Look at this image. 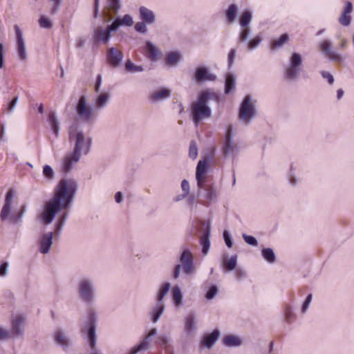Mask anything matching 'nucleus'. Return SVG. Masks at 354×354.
Listing matches in <instances>:
<instances>
[{
    "label": "nucleus",
    "instance_id": "nucleus-1",
    "mask_svg": "<svg viewBox=\"0 0 354 354\" xmlns=\"http://www.w3.org/2000/svg\"><path fill=\"white\" fill-rule=\"evenodd\" d=\"M77 190V183L73 179H62L58 183L55 189L53 197L45 203L44 210L40 215L44 224L51 223L55 216L63 209L67 210L70 207ZM68 216V211H64L57 218L55 224V236L60 234Z\"/></svg>",
    "mask_w": 354,
    "mask_h": 354
},
{
    "label": "nucleus",
    "instance_id": "nucleus-2",
    "mask_svg": "<svg viewBox=\"0 0 354 354\" xmlns=\"http://www.w3.org/2000/svg\"><path fill=\"white\" fill-rule=\"evenodd\" d=\"M208 168L207 160H200L196 169V179L197 181V196L200 198V203L209 207L218 200V191L214 183H209L205 176Z\"/></svg>",
    "mask_w": 354,
    "mask_h": 354
},
{
    "label": "nucleus",
    "instance_id": "nucleus-3",
    "mask_svg": "<svg viewBox=\"0 0 354 354\" xmlns=\"http://www.w3.org/2000/svg\"><path fill=\"white\" fill-rule=\"evenodd\" d=\"M70 141H74V149L72 153L67 154L63 162L62 169L65 173H69L74 164L79 162L82 154H88L91 151L92 138L86 137L82 131H69Z\"/></svg>",
    "mask_w": 354,
    "mask_h": 354
},
{
    "label": "nucleus",
    "instance_id": "nucleus-4",
    "mask_svg": "<svg viewBox=\"0 0 354 354\" xmlns=\"http://www.w3.org/2000/svg\"><path fill=\"white\" fill-rule=\"evenodd\" d=\"M209 100L219 101L218 95L211 89L202 91L198 95L196 100L191 104L192 121L197 127L201 121L207 119L212 115V111L208 106Z\"/></svg>",
    "mask_w": 354,
    "mask_h": 354
},
{
    "label": "nucleus",
    "instance_id": "nucleus-5",
    "mask_svg": "<svg viewBox=\"0 0 354 354\" xmlns=\"http://www.w3.org/2000/svg\"><path fill=\"white\" fill-rule=\"evenodd\" d=\"M80 299L86 304L91 305L95 300V288L94 281L91 277H82L77 285Z\"/></svg>",
    "mask_w": 354,
    "mask_h": 354
},
{
    "label": "nucleus",
    "instance_id": "nucleus-6",
    "mask_svg": "<svg viewBox=\"0 0 354 354\" xmlns=\"http://www.w3.org/2000/svg\"><path fill=\"white\" fill-rule=\"evenodd\" d=\"M257 115L255 104L252 102V97L245 96L239 109V118L245 124H249Z\"/></svg>",
    "mask_w": 354,
    "mask_h": 354
},
{
    "label": "nucleus",
    "instance_id": "nucleus-7",
    "mask_svg": "<svg viewBox=\"0 0 354 354\" xmlns=\"http://www.w3.org/2000/svg\"><path fill=\"white\" fill-rule=\"evenodd\" d=\"M303 64L301 55L298 53H292L290 55L289 63L285 70L284 78L288 81H293L297 79L301 67Z\"/></svg>",
    "mask_w": 354,
    "mask_h": 354
},
{
    "label": "nucleus",
    "instance_id": "nucleus-8",
    "mask_svg": "<svg viewBox=\"0 0 354 354\" xmlns=\"http://www.w3.org/2000/svg\"><path fill=\"white\" fill-rule=\"evenodd\" d=\"M75 111L80 119L84 122H92L96 119V115L93 109L87 104L84 95L80 97L75 106Z\"/></svg>",
    "mask_w": 354,
    "mask_h": 354
},
{
    "label": "nucleus",
    "instance_id": "nucleus-9",
    "mask_svg": "<svg viewBox=\"0 0 354 354\" xmlns=\"http://www.w3.org/2000/svg\"><path fill=\"white\" fill-rule=\"evenodd\" d=\"M96 313L93 310H90L88 313L87 338L91 349L93 351L96 345Z\"/></svg>",
    "mask_w": 354,
    "mask_h": 354
},
{
    "label": "nucleus",
    "instance_id": "nucleus-10",
    "mask_svg": "<svg viewBox=\"0 0 354 354\" xmlns=\"http://www.w3.org/2000/svg\"><path fill=\"white\" fill-rule=\"evenodd\" d=\"M232 127L228 126L226 129L225 140L222 147V152L225 157L233 156L238 151L237 145L233 140Z\"/></svg>",
    "mask_w": 354,
    "mask_h": 354
},
{
    "label": "nucleus",
    "instance_id": "nucleus-11",
    "mask_svg": "<svg viewBox=\"0 0 354 354\" xmlns=\"http://www.w3.org/2000/svg\"><path fill=\"white\" fill-rule=\"evenodd\" d=\"M111 37V32L109 28L99 26L95 27L93 31V41L94 44H109Z\"/></svg>",
    "mask_w": 354,
    "mask_h": 354
},
{
    "label": "nucleus",
    "instance_id": "nucleus-12",
    "mask_svg": "<svg viewBox=\"0 0 354 354\" xmlns=\"http://www.w3.org/2000/svg\"><path fill=\"white\" fill-rule=\"evenodd\" d=\"M319 48L322 54L327 57L329 60L335 62H342V55L332 49V43L329 40H323L319 44Z\"/></svg>",
    "mask_w": 354,
    "mask_h": 354
},
{
    "label": "nucleus",
    "instance_id": "nucleus-13",
    "mask_svg": "<svg viewBox=\"0 0 354 354\" xmlns=\"http://www.w3.org/2000/svg\"><path fill=\"white\" fill-rule=\"evenodd\" d=\"M106 4V6L102 12V15L104 18L106 19L107 22H110L113 19V15L118 14L122 8V3L120 0H107Z\"/></svg>",
    "mask_w": 354,
    "mask_h": 354
},
{
    "label": "nucleus",
    "instance_id": "nucleus-14",
    "mask_svg": "<svg viewBox=\"0 0 354 354\" xmlns=\"http://www.w3.org/2000/svg\"><path fill=\"white\" fill-rule=\"evenodd\" d=\"M180 261L183 265V271L185 274H190L194 272L193 256L188 248H183Z\"/></svg>",
    "mask_w": 354,
    "mask_h": 354
},
{
    "label": "nucleus",
    "instance_id": "nucleus-15",
    "mask_svg": "<svg viewBox=\"0 0 354 354\" xmlns=\"http://www.w3.org/2000/svg\"><path fill=\"white\" fill-rule=\"evenodd\" d=\"M216 76L210 73L208 68L204 66H200L196 68L194 80L198 83H203L207 81H214Z\"/></svg>",
    "mask_w": 354,
    "mask_h": 354
},
{
    "label": "nucleus",
    "instance_id": "nucleus-16",
    "mask_svg": "<svg viewBox=\"0 0 354 354\" xmlns=\"http://www.w3.org/2000/svg\"><path fill=\"white\" fill-rule=\"evenodd\" d=\"M123 53L120 50L111 47L106 52V59L108 63L114 68L118 67L122 62Z\"/></svg>",
    "mask_w": 354,
    "mask_h": 354
},
{
    "label": "nucleus",
    "instance_id": "nucleus-17",
    "mask_svg": "<svg viewBox=\"0 0 354 354\" xmlns=\"http://www.w3.org/2000/svg\"><path fill=\"white\" fill-rule=\"evenodd\" d=\"M17 36V50L21 60H26L27 58L26 44L21 30L17 25L14 26Z\"/></svg>",
    "mask_w": 354,
    "mask_h": 354
},
{
    "label": "nucleus",
    "instance_id": "nucleus-18",
    "mask_svg": "<svg viewBox=\"0 0 354 354\" xmlns=\"http://www.w3.org/2000/svg\"><path fill=\"white\" fill-rule=\"evenodd\" d=\"M15 192L13 189H10L5 197V203L0 213V217L2 221H6L8 218L12 210V203L14 198Z\"/></svg>",
    "mask_w": 354,
    "mask_h": 354
},
{
    "label": "nucleus",
    "instance_id": "nucleus-19",
    "mask_svg": "<svg viewBox=\"0 0 354 354\" xmlns=\"http://www.w3.org/2000/svg\"><path fill=\"white\" fill-rule=\"evenodd\" d=\"M156 328H151L149 330V333L142 339V340L138 344L136 345L131 349L129 354H136L142 349L148 348L151 337L156 335Z\"/></svg>",
    "mask_w": 354,
    "mask_h": 354
},
{
    "label": "nucleus",
    "instance_id": "nucleus-20",
    "mask_svg": "<svg viewBox=\"0 0 354 354\" xmlns=\"http://www.w3.org/2000/svg\"><path fill=\"white\" fill-rule=\"evenodd\" d=\"M54 232H50L43 234L39 239V252L41 254H47L49 252L53 244V237Z\"/></svg>",
    "mask_w": 354,
    "mask_h": 354
},
{
    "label": "nucleus",
    "instance_id": "nucleus-21",
    "mask_svg": "<svg viewBox=\"0 0 354 354\" xmlns=\"http://www.w3.org/2000/svg\"><path fill=\"white\" fill-rule=\"evenodd\" d=\"M25 322V318L19 315L17 316L12 320V332L10 333L12 337H19L23 335L24 329H23V324Z\"/></svg>",
    "mask_w": 354,
    "mask_h": 354
},
{
    "label": "nucleus",
    "instance_id": "nucleus-22",
    "mask_svg": "<svg viewBox=\"0 0 354 354\" xmlns=\"http://www.w3.org/2000/svg\"><path fill=\"white\" fill-rule=\"evenodd\" d=\"M220 336V331L214 329L211 333L203 335L201 344L207 348H211Z\"/></svg>",
    "mask_w": 354,
    "mask_h": 354
},
{
    "label": "nucleus",
    "instance_id": "nucleus-23",
    "mask_svg": "<svg viewBox=\"0 0 354 354\" xmlns=\"http://www.w3.org/2000/svg\"><path fill=\"white\" fill-rule=\"evenodd\" d=\"M353 10V4L351 1H347L344 10L339 18V22L344 26H348L351 22V13Z\"/></svg>",
    "mask_w": 354,
    "mask_h": 354
},
{
    "label": "nucleus",
    "instance_id": "nucleus-24",
    "mask_svg": "<svg viewBox=\"0 0 354 354\" xmlns=\"http://www.w3.org/2000/svg\"><path fill=\"white\" fill-rule=\"evenodd\" d=\"M140 18L147 24H152L156 21L155 13L145 6H140L139 8Z\"/></svg>",
    "mask_w": 354,
    "mask_h": 354
},
{
    "label": "nucleus",
    "instance_id": "nucleus-25",
    "mask_svg": "<svg viewBox=\"0 0 354 354\" xmlns=\"http://www.w3.org/2000/svg\"><path fill=\"white\" fill-rule=\"evenodd\" d=\"M171 95V91L166 88H162L159 91H155L149 96V100L153 102H160L169 98Z\"/></svg>",
    "mask_w": 354,
    "mask_h": 354
},
{
    "label": "nucleus",
    "instance_id": "nucleus-26",
    "mask_svg": "<svg viewBox=\"0 0 354 354\" xmlns=\"http://www.w3.org/2000/svg\"><path fill=\"white\" fill-rule=\"evenodd\" d=\"M165 306L164 303L156 301V304L152 308L151 312L149 313L151 320L153 323H156L159 320L165 310Z\"/></svg>",
    "mask_w": 354,
    "mask_h": 354
},
{
    "label": "nucleus",
    "instance_id": "nucleus-27",
    "mask_svg": "<svg viewBox=\"0 0 354 354\" xmlns=\"http://www.w3.org/2000/svg\"><path fill=\"white\" fill-rule=\"evenodd\" d=\"M210 230L205 229L201 237L200 243L202 246V253L207 254L210 247Z\"/></svg>",
    "mask_w": 354,
    "mask_h": 354
},
{
    "label": "nucleus",
    "instance_id": "nucleus-28",
    "mask_svg": "<svg viewBox=\"0 0 354 354\" xmlns=\"http://www.w3.org/2000/svg\"><path fill=\"white\" fill-rule=\"evenodd\" d=\"M290 39L289 35L288 33H284L281 35L278 39H273L270 42V48L273 50L279 49L284 44H286Z\"/></svg>",
    "mask_w": 354,
    "mask_h": 354
},
{
    "label": "nucleus",
    "instance_id": "nucleus-29",
    "mask_svg": "<svg viewBox=\"0 0 354 354\" xmlns=\"http://www.w3.org/2000/svg\"><path fill=\"white\" fill-rule=\"evenodd\" d=\"M236 79L235 76L232 73H227L225 75L224 92L228 95L231 93L235 88Z\"/></svg>",
    "mask_w": 354,
    "mask_h": 354
},
{
    "label": "nucleus",
    "instance_id": "nucleus-30",
    "mask_svg": "<svg viewBox=\"0 0 354 354\" xmlns=\"http://www.w3.org/2000/svg\"><path fill=\"white\" fill-rule=\"evenodd\" d=\"M252 19V12L250 9H245L243 11L239 19V24L241 28L249 27Z\"/></svg>",
    "mask_w": 354,
    "mask_h": 354
},
{
    "label": "nucleus",
    "instance_id": "nucleus-31",
    "mask_svg": "<svg viewBox=\"0 0 354 354\" xmlns=\"http://www.w3.org/2000/svg\"><path fill=\"white\" fill-rule=\"evenodd\" d=\"M223 344L229 347H236L242 344V340L236 335H228L224 337Z\"/></svg>",
    "mask_w": 354,
    "mask_h": 354
},
{
    "label": "nucleus",
    "instance_id": "nucleus-32",
    "mask_svg": "<svg viewBox=\"0 0 354 354\" xmlns=\"http://www.w3.org/2000/svg\"><path fill=\"white\" fill-rule=\"evenodd\" d=\"M238 7L236 4H230L225 11V18L228 24H232L236 21Z\"/></svg>",
    "mask_w": 354,
    "mask_h": 354
},
{
    "label": "nucleus",
    "instance_id": "nucleus-33",
    "mask_svg": "<svg viewBox=\"0 0 354 354\" xmlns=\"http://www.w3.org/2000/svg\"><path fill=\"white\" fill-rule=\"evenodd\" d=\"M170 288H171V283L169 282H165V283H162L160 286L159 290L157 293L156 301L160 302V303H164V301H163L164 297L168 293Z\"/></svg>",
    "mask_w": 354,
    "mask_h": 354
},
{
    "label": "nucleus",
    "instance_id": "nucleus-34",
    "mask_svg": "<svg viewBox=\"0 0 354 354\" xmlns=\"http://www.w3.org/2000/svg\"><path fill=\"white\" fill-rule=\"evenodd\" d=\"M48 122L50 123L51 129L55 136L57 137L59 131V123L56 117L55 112H51L48 115Z\"/></svg>",
    "mask_w": 354,
    "mask_h": 354
},
{
    "label": "nucleus",
    "instance_id": "nucleus-35",
    "mask_svg": "<svg viewBox=\"0 0 354 354\" xmlns=\"http://www.w3.org/2000/svg\"><path fill=\"white\" fill-rule=\"evenodd\" d=\"M110 99V95L108 93H100L95 100V107L99 109L104 108Z\"/></svg>",
    "mask_w": 354,
    "mask_h": 354
},
{
    "label": "nucleus",
    "instance_id": "nucleus-36",
    "mask_svg": "<svg viewBox=\"0 0 354 354\" xmlns=\"http://www.w3.org/2000/svg\"><path fill=\"white\" fill-rule=\"evenodd\" d=\"M26 212V208L22 206L18 212H15L12 214H10L8 218L10 222L12 224H17L21 222L22 217Z\"/></svg>",
    "mask_w": 354,
    "mask_h": 354
},
{
    "label": "nucleus",
    "instance_id": "nucleus-37",
    "mask_svg": "<svg viewBox=\"0 0 354 354\" xmlns=\"http://www.w3.org/2000/svg\"><path fill=\"white\" fill-rule=\"evenodd\" d=\"M145 50L147 57L151 59H156L158 55L157 48L150 41H147L145 44Z\"/></svg>",
    "mask_w": 354,
    "mask_h": 354
},
{
    "label": "nucleus",
    "instance_id": "nucleus-38",
    "mask_svg": "<svg viewBox=\"0 0 354 354\" xmlns=\"http://www.w3.org/2000/svg\"><path fill=\"white\" fill-rule=\"evenodd\" d=\"M262 40V35L261 33L257 34L254 37L248 41L246 43L247 49L248 50H252L256 48L261 43Z\"/></svg>",
    "mask_w": 354,
    "mask_h": 354
},
{
    "label": "nucleus",
    "instance_id": "nucleus-39",
    "mask_svg": "<svg viewBox=\"0 0 354 354\" xmlns=\"http://www.w3.org/2000/svg\"><path fill=\"white\" fill-rule=\"evenodd\" d=\"M180 55L177 52H171L167 55L165 58L166 64L169 66H175L180 61Z\"/></svg>",
    "mask_w": 354,
    "mask_h": 354
},
{
    "label": "nucleus",
    "instance_id": "nucleus-40",
    "mask_svg": "<svg viewBox=\"0 0 354 354\" xmlns=\"http://www.w3.org/2000/svg\"><path fill=\"white\" fill-rule=\"evenodd\" d=\"M262 256L270 263H273L276 261V255L271 248H263L262 250Z\"/></svg>",
    "mask_w": 354,
    "mask_h": 354
},
{
    "label": "nucleus",
    "instance_id": "nucleus-41",
    "mask_svg": "<svg viewBox=\"0 0 354 354\" xmlns=\"http://www.w3.org/2000/svg\"><path fill=\"white\" fill-rule=\"evenodd\" d=\"M237 266V256H232L227 261H223V267L227 271H232Z\"/></svg>",
    "mask_w": 354,
    "mask_h": 354
},
{
    "label": "nucleus",
    "instance_id": "nucleus-42",
    "mask_svg": "<svg viewBox=\"0 0 354 354\" xmlns=\"http://www.w3.org/2000/svg\"><path fill=\"white\" fill-rule=\"evenodd\" d=\"M125 69L131 73L142 72L145 71L143 66H137L134 64L130 59L127 60L124 64Z\"/></svg>",
    "mask_w": 354,
    "mask_h": 354
},
{
    "label": "nucleus",
    "instance_id": "nucleus-43",
    "mask_svg": "<svg viewBox=\"0 0 354 354\" xmlns=\"http://www.w3.org/2000/svg\"><path fill=\"white\" fill-rule=\"evenodd\" d=\"M185 329L187 333H189L195 329V317L193 314L187 316L185 324Z\"/></svg>",
    "mask_w": 354,
    "mask_h": 354
},
{
    "label": "nucleus",
    "instance_id": "nucleus-44",
    "mask_svg": "<svg viewBox=\"0 0 354 354\" xmlns=\"http://www.w3.org/2000/svg\"><path fill=\"white\" fill-rule=\"evenodd\" d=\"M173 300L176 306H180L183 303V295L178 286H175L172 290Z\"/></svg>",
    "mask_w": 354,
    "mask_h": 354
},
{
    "label": "nucleus",
    "instance_id": "nucleus-45",
    "mask_svg": "<svg viewBox=\"0 0 354 354\" xmlns=\"http://www.w3.org/2000/svg\"><path fill=\"white\" fill-rule=\"evenodd\" d=\"M55 339L56 342L64 347L68 346V340L61 330H57L55 333Z\"/></svg>",
    "mask_w": 354,
    "mask_h": 354
},
{
    "label": "nucleus",
    "instance_id": "nucleus-46",
    "mask_svg": "<svg viewBox=\"0 0 354 354\" xmlns=\"http://www.w3.org/2000/svg\"><path fill=\"white\" fill-rule=\"evenodd\" d=\"M251 33V30L249 27L242 28V30L240 31L239 37H238V42L239 43H247L250 35Z\"/></svg>",
    "mask_w": 354,
    "mask_h": 354
},
{
    "label": "nucleus",
    "instance_id": "nucleus-47",
    "mask_svg": "<svg viewBox=\"0 0 354 354\" xmlns=\"http://www.w3.org/2000/svg\"><path fill=\"white\" fill-rule=\"evenodd\" d=\"M19 97L18 96H15L5 106L3 109V113L10 114L13 112L15 106L18 102Z\"/></svg>",
    "mask_w": 354,
    "mask_h": 354
},
{
    "label": "nucleus",
    "instance_id": "nucleus-48",
    "mask_svg": "<svg viewBox=\"0 0 354 354\" xmlns=\"http://www.w3.org/2000/svg\"><path fill=\"white\" fill-rule=\"evenodd\" d=\"M39 24L40 27L46 29H50L53 27L51 20L44 15L41 16L39 19Z\"/></svg>",
    "mask_w": 354,
    "mask_h": 354
},
{
    "label": "nucleus",
    "instance_id": "nucleus-49",
    "mask_svg": "<svg viewBox=\"0 0 354 354\" xmlns=\"http://www.w3.org/2000/svg\"><path fill=\"white\" fill-rule=\"evenodd\" d=\"M112 23L106 27L109 28L111 32H115L118 30L120 26H122L120 17H116L114 19H112Z\"/></svg>",
    "mask_w": 354,
    "mask_h": 354
},
{
    "label": "nucleus",
    "instance_id": "nucleus-50",
    "mask_svg": "<svg viewBox=\"0 0 354 354\" xmlns=\"http://www.w3.org/2000/svg\"><path fill=\"white\" fill-rule=\"evenodd\" d=\"M218 288L216 285L211 286L205 294V298L211 300L218 294Z\"/></svg>",
    "mask_w": 354,
    "mask_h": 354
},
{
    "label": "nucleus",
    "instance_id": "nucleus-51",
    "mask_svg": "<svg viewBox=\"0 0 354 354\" xmlns=\"http://www.w3.org/2000/svg\"><path fill=\"white\" fill-rule=\"evenodd\" d=\"M198 156V149L195 141L192 140L189 145V156L190 158L194 160Z\"/></svg>",
    "mask_w": 354,
    "mask_h": 354
},
{
    "label": "nucleus",
    "instance_id": "nucleus-52",
    "mask_svg": "<svg viewBox=\"0 0 354 354\" xmlns=\"http://www.w3.org/2000/svg\"><path fill=\"white\" fill-rule=\"evenodd\" d=\"M43 174L48 179H53L55 176L53 168L48 165H46L43 167Z\"/></svg>",
    "mask_w": 354,
    "mask_h": 354
},
{
    "label": "nucleus",
    "instance_id": "nucleus-53",
    "mask_svg": "<svg viewBox=\"0 0 354 354\" xmlns=\"http://www.w3.org/2000/svg\"><path fill=\"white\" fill-rule=\"evenodd\" d=\"M146 23L143 21L137 22L134 26L135 30L140 33L145 34L147 32V28L146 26Z\"/></svg>",
    "mask_w": 354,
    "mask_h": 354
},
{
    "label": "nucleus",
    "instance_id": "nucleus-54",
    "mask_svg": "<svg viewBox=\"0 0 354 354\" xmlns=\"http://www.w3.org/2000/svg\"><path fill=\"white\" fill-rule=\"evenodd\" d=\"M244 241L250 245L257 246L258 245L257 240L255 237L251 235H247L245 234H243L242 235Z\"/></svg>",
    "mask_w": 354,
    "mask_h": 354
},
{
    "label": "nucleus",
    "instance_id": "nucleus-55",
    "mask_svg": "<svg viewBox=\"0 0 354 354\" xmlns=\"http://www.w3.org/2000/svg\"><path fill=\"white\" fill-rule=\"evenodd\" d=\"M223 235L225 245L227 248H231L233 245V240L230 232L227 230H224Z\"/></svg>",
    "mask_w": 354,
    "mask_h": 354
},
{
    "label": "nucleus",
    "instance_id": "nucleus-56",
    "mask_svg": "<svg viewBox=\"0 0 354 354\" xmlns=\"http://www.w3.org/2000/svg\"><path fill=\"white\" fill-rule=\"evenodd\" d=\"M312 299H313V295L312 294L308 295V296L306 297V298L305 301H304L302 306H301V313H305L306 312V310H308L309 305L312 301Z\"/></svg>",
    "mask_w": 354,
    "mask_h": 354
},
{
    "label": "nucleus",
    "instance_id": "nucleus-57",
    "mask_svg": "<svg viewBox=\"0 0 354 354\" xmlns=\"http://www.w3.org/2000/svg\"><path fill=\"white\" fill-rule=\"evenodd\" d=\"M320 73H321L322 77L324 79L326 80V81L328 82V83L329 84H333L334 83L335 80L331 73H330L328 71H321Z\"/></svg>",
    "mask_w": 354,
    "mask_h": 354
},
{
    "label": "nucleus",
    "instance_id": "nucleus-58",
    "mask_svg": "<svg viewBox=\"0 0 354 354\" xmlns=\"http://www.w3.org/2000/svg\"><path fill=\"white\" fill-rule=\"evenodd\" d=\"M122 26H131L133 24V19L129 15H125L122 18H120Z\"/></svg>",
    "mask_w": 354,
    "mask_h": 354
},
{
    "label": "nucleus",
    "instance_id": "nucleus-59",
    "mask_svg": "<svg viewBox=\"0 0 354 354\" xmlns=\"http://www.w3.org/2000/svg\"><path fill=\"white\" fill-rule=\"evenodd\" d=\"M235 57H236V50L234 48H232L230 50V52L228 53V57H227L229 68H231L232 66Z\"/></svg>",
    "mask_w": 354,
    "mask_h": 354
},
{
    "label": "nucleus",
    "instance_id": "nucleus-60",
    "mask_svg": "<svg viewBox=\"0 0 354 354\" xmlns=\"http://www.w3.org/2000/svg\"><path fill=\"white\" fill-rule=\"evenodd\" d=\"M100 13V0H94L93 8V17L97 19Z\"/></svg>",
    "mask_w": 354,
    "mask_h": 354
},
{
    "label": "nucleus",
    "instance_id": "nucleus-61",
    "mask_svg": "<svg viewBox=\"0 0 354 354\" xmlns=\"http://www.w3.org/2000/svg\"><path fill=\"white\" fill-rule=\"evenodd\" d=\"M5 47L3 43H0V68L5 67L4 64Z\"/></svg>",
    "mask_w": 354,
    "mask_h": 354
},
{
    "label": "nucleus",
    "instance_id": "nucleus-62",
    "mask_svg": "<svg viewBox=\"0 0 354 354\" xmlns=\"http://www.w3.org/2000/svg\"><path fill=\"white\" fill-rule=\"evenodd\" d=\"M12 337V335L10 331L4 330L0 327V340H6Z\"/></svg>",
    "mask_w": 354,
    "mask_h": 354
},
{
    "label": "nucleus",
    "instance_id": "nucleus-63",
    "mask_svg": "<svg viewBox=\"0 0 354 354\" xmlns=\"http://www.w3.org/2000/svg\"><path fill=\"white\" fill-rule=\"evenodd\" d=\"M158 344L161 346H167L169 342V339L166 335H159L158 337Z\"/></svg>",
    "mask_w": 354,
    "mask_h": 354
},
{
    "label": "nucleus",
    "instance_id": "nucleus-64",
    "mask_svg": "<svg viewBox=\"0 0 354 354\" xmlns=\"http://www.w3.org/2000/svg\"><path fill=\"white\" fill-rule=\"evenodd\" d=\"M181 188L183 190V193L185 194V195H189V183L188 180L184 179L181 183Z\"/></svg>",
    "mask_w": 354,
    "mask_h": 354
}]
</instances>
